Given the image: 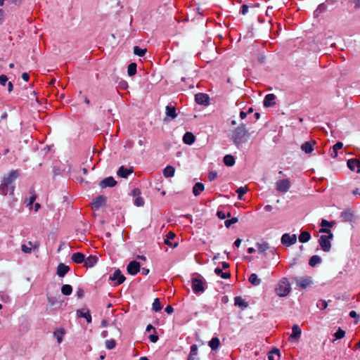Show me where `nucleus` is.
Here are the masks:
<instances>
[{
  "instance_id": "obj_58",
  "label": "nucleus",
  "mask_w": 360,
  "mask_h": 360,
  "mask_svg": "<svg viewBox=\"0 0 360 360\" xmlns=\"http://www.w3.org/2000/svg\"><path fill=\"white\" fill-rule=\"evenodd\" d=\"M131 195L133 196L139 197L141 195V191L139 188H134L131 191Z\"/></svg>"
},
{
  "instance_id": "obj_16",
  "label": "nucleus",
  "mask_w": 360,
  "mask_h": 360,
  "mask_svg": "<svg viewBox=\"0 0 360 360\" xmlns=\"http://www.w3.org/2000/svg\"><path fill=\"white\" fill-rule=\"evenodd\" d=\"M70 271V267L63 263H60L57 267V275L59 277H64L65 275Z\"/></svg>"
},
{
  "instance_id": "obj_30",
  "label": "nucleus",
  "mask_w": 360,
  "mask_h": 360,
  "mask_svg": "<svg viewBox=\"0 0 360 360\" xmlns=\"http://www.w3.org/2000/svg\"><path fill=\"white\" fill-rule=\"evenodd\" d=\"M175 169L174 167L168 165L163 170V175L165 177H172L174 175Z\"/></svg>"
},
{
  "instance_id": "obj_13",
  "label": "nucleus",
  "mask_w": 360,
  "mask_h": 360,
  "mask_svg": "<svg viewBox=\"0 0 360 360\" xmlns=\"http://www.w3.org/2000/svg\"><path fill=\"white\" fill-rule=\"evenodd\" d=\"M195 100L198 104L207 105L209 104L210 98L206 94L199 93L195 96Z\"/></svg>"
},
{
  "instance_id": "obj_29",
  "label": "nucleus",
  "mask_w": 360,
  "mask_h": 360,
  "mask_svg": "<svg viewBox=\"0 0 360 360\" xmlns=\"http://www.w3.org/2000/svg\"><path fill=\"white\" fill-rule=\"evenodd\" d=\"M98 258L96 256H89L84 260V266L86 267H92L97 262Z\"/></svg>"
},
{
  "instance_id": "obj_43",
  "label": "nucleus",
  "mask_w": 360,
  "mask_h": 360,
  "mask_svg": "<svg viewBox=\"0 0 360 360\" xmlns=\"http://www.w3.org/2000/svg\"><path fill=\"white\" fill-rule=\"evenodd\" d=\"M334 335L335 337V340L342 339L345 335V331L339 328L338 330L335 333Z\"/></svg>"
},
{
  "instance_id": "obj_18",
  "label": "nucleus",
  "mask_w": 360,
  "mask_h": 360,
  "mask_svg": "<svg viewBox=\"0 0 360 360\" xmlns=\"http://www.w3.org/2000/svg\"><path fill=\"white\" fill-rule=\"evenodd\" d=\"M276 96L273 94H267L264 99V105L265 107H270L275 104Z\"/></svg>"
},
{
  "instance_id": "obj_47",
  "label": "nucleus",
  "mask_w": 360,
  "mask_h": 360,
  "mask_svg": "<svg viewBox=\"0 0 360 360\" xmlns=\"http://www.w3.org/2000/svg\"><path fill=\"white\" fill-rule=\"evenodd\" d=\"M238 221L237 217H232L231 219L226 220L224 222L225 226L229 228L231 224H235Z\"/></svg>"
},
{
  "instance_id": "obj_4",
  "label": "nucleus",
  "mask_w": 360,
  "mask_h": 360,
  "mask_svg": "<svg viewBox=\"0 0 360 360\" xmlns=\"http://www.w3.org/2000/svg\"><path fill=\"white\" fill-rule=\"evenodd\" d=\"M32 284L31 278L27 277L21 280L18 283V290L22 293H27L30 291Z\"/></svg>"
},
{
  "instance_id": "obj_62",
  "label": "nucleus",
  "mask_w": 360,
  "mask_h": 360,
  "mask_svg": "<svg viewBox=\"0 0 360 360\" xmlns=\"http://www.w3.org/2000/svg\"><path fill=\"white\" fill-rule=\"evenodd\" d=\"M165 310L169 314H172L174 311L173 307L170 305L167 306Z\"/></svg>"
},
{
  "instance_id": "obj_27",
  "label": "nucleus",
  "mask_w": 360,
  "mask_h": 360,
  "mask_svg": "<svg viewBox=\"0 0 360 360\" xmlns=\"http://www.w3.org/2000/svg\"><path fill=\"white\" fill-rule=\"evenodd\" d=\"M256 247L259 253H264L269 248L267 243L262 241L256 244Z\"/></svg>"
},
{
  "instance_id": "obj_22",
  "label": "nucleus",
  "mask_w": 360,
  "mask_h": 360,
  "mask_svg": "<svg viewBox=\"0 0 360 360\" xmlns=\"http://www.w3.org/2000/svg\"><path fill=\"white\" fill-rule=\"evenodd\" d=\"M71 259L77 264H82L84 262L85 255L81 252H75L72 255Z\"/></svg>"
},
{
  "instance_id": "obj_8",
  "label": "nucleus",
  "mask_w": 360,
  "mask_h": 360,
  "mask_svg": "<svg viewBox=\"0 0 360 360\" xmlns=\"http://www.w3.org/2000/svg\"><path fill=\"white\" fill-rule=\"evenodd\" d=\"M141 269L139 262L136 261H131L129 263L127 267V272L131 275H136Z\"/></svg>"
},
{
  "instance_id": "obj_1",
  "label": "nucleus",
  "mask_w": 360,
  "mask_h": 360,
  "mask_svg": "<svg viewBox=\"0 0 360 360\" xmlns=\"http://www.w3.org/2000/svg\"><path fill=\"white\" fill-rule=\"evenodd\" d=\"M320 233H326L327 235H322L320 236V238L319 239V243L321 246V248L324 252H329L331 248V243L330 240L333 238V234L331 233L330 229H321L319 231Z\"/></svg>"
},
{
  "instance_id": "obj_48",
  "label": "nucleus",
  "mask_w": 360,
  "mask_h": 360,
  "mask_svg": "<svg viewBox=\"0 0 360 360\" xmlns=\"http://www.w3.org/2000/svg\"><path fill=\"white\" fill-rule=\"evenodd\" d=\"M30 193L32 194V195L30 196L29 203L27 204V206L30 207L32 205L33 202L35 201L37 198L36 195L34 194V190L33 188L30 190Z\"/></svg>"
},
{
  "instance_id": "obj_34",
  "label": "nucleus",
  "mask_w": 360,
  "mask_h": 360,
  "mask_svg": "<svg viewBox=\"0 0 360 360\" xmlns=\"http://www.w3.org/2000/svg\"><path fill=\"white\" fill-rule=\"evenodd\" d=\"M220 345V341L218 338H213L209 342L210 347L212 350H217Z\"/></svg>"
},
{
  "instance_id": "obj_33",
  "label": "nucleus",
  "mask_w": 360,
  "mask_h": 360,
  "mask_svg": "<svg viewBox=\"0 0 360 360\" xmlns=\"http://www.w3.org/2000/svg\"><path fill=\"white\" fill-rule=\"evenodd\" d=\"M310 238L311 235L307 231H302L299 236V240L300 243H307L310 240Z\"/></svg>"
},
{
  "instance_id": "obj_11",
  "label": "nucleus",
  "mask_w": 360,
  "mask_h": 360,
  "mask_svg": "<svg viewBox=\"0 0 360 360\" xmlns=\"http://www.w3.org/2000/svg\"><path fill=\"white\" fill-rule=\"evenodd\" d=\"M110 280L117 281L116 285H120L124 282L126 278L124 275L122 274V272L120 269H117L115 271L114 274L110 276Z\"/></svg>"
},
{
  "instance_id": "obj_5",
  "label": "nucleus",
  "mask_w": 360,
  "mask_h": 360,
  "mask_svg": "<svg viewBox=\"0 0 360 360\" xmlns=\"http://www.w3.org/2000/svg\"><path fill=\"white\" fill-rule=\"evenodd\" d=\"M290 187V181L288 179H283L276 183V188L280 193H286Z\"/></svg>"
},
{
  "instance_id": "obj_14",
  "label": "nucleus",
  "mask_w": 360,
  "mask_h": 360,
  "mask_svg": "<svg viewBox=\"0 0 360 360\" xmlns=\"http://www.w3.org/2000/svg\"><path fill=\"white\" fill-rule=\"evenodd\" d=\"M316 144L315 141H307L301 145V149L304 153L309 154L311 153L314 150V146Z\"/></svg>"
},
{
  "instance_id": "obj_55",
  "label": "nucleus",
  "mask_w": 360,
  "mask_h": 360,
  "mask_svg": "<svg viewBox=\"0 0 360 360\" xmlns=\"http://www.w3.org/2000/svg\"><path fill=\"white\" fill-rule=\"evenodd\" d=\"M76 295L79 299L82 298L84 295V290L82 288H78V290L76 292Z\"/></svg>"
},
{
  "instance_id": "obj_17",
  "label": "nucleus",
  "mask_w": 360,
  "mask_h": 360,
  "mask_svg": "<svg viewBox=\"0 0 360 360\" xmlns=\"http://www.w3.org/2000/svg\"><path fill=\"white\" fill-rule=\"evenodd\" d=\"M106 197L104 195H98L94 201L92 202V205L94 208L98 209L101 206L105 205Z\"/></svg>"
},
{
  "instance_id": "obj_46",
  "label": "nucleus",
  "mask_w": 360,
  "mask_h": 360,
  "mask_svg": "<svg viewBox=\"0 0 360 360\" xmlns=\"http://www.w3.org/2000/svg\"><path fill=\"white\" fill-rule=\"evenodd\" d=\"M116 345V342L114 340H108L105 341V347L108 349H113Z\"/></svg>"
},
{
  "instance_id": "obj_35",
  "label": "nucleus",
  "mask_w": 360,
  "mask_h": 360,
  "mask_svg": "<svg viewBox=\"0 0 360 360\" xmlns=\"http://www.w3.org/2000/svg\"><path fill=\"white\" fill-rule=\"evenodd\" d=\"M224 162L226 166L231 167L234 165L235 159H234L233 156H232L231 155H226L224 158Z\"/></svg>"
},
{
  "instance_id": "obj_42",
  "label": "nucleus",
  "mask_w": 360,
  "mask_h": 360,
  "mask_svg": "<svg viewBox=\"0 0 360 360\" xmlns=\"http://www.w3.org/2000/svg\"><path fill=\"white\" fill-rule=\"evenodd\" d=\"M316 307L321 309H326L328 307V302L326 300H320L317 302Z\"/></svg>"
},
{
  "instance_id": "obj_60",
  "label": "nucleus",
  "mask_w": 360,
  "mask_h": 360,
  "mask_svg": "<svg viewBox=\"0 0 360 360\" xmlns=\"http://www.w3.org/2000/svg\"><path fill=\"white\" fill-rule=\"evenodd\" d=\"M217 215L220 219H224L226 218V214L222 211H217Z\"/></svg>"
},
{
  "instance_id": "obj_56",
  "label": "nucleus",
  "mask_w": 360,
  "mask_h": 360,
  "mask_svg": "<svg viewBox=\"0 0 360 360\" xmlns=\"http://www.w3.org/2000/svg\"><path fill=\"white\" fill-rule=\"evenodd\" d=\"M22 251L26 254H29L32 252V248L27 247L25 245H22Z\"/></svg>"
},
{
  "instance_id": "obj_12",
  "label": "nucleus",
  "mask_w": 360,
  "mask_h": 360,
  "mask_svg": "<svg viewBox=\"0 0 360 360\" xmlns=\"http://www.w3.org/2000/svg\"><path fill=\"white\" fill-rule=\"evenodd\" d=\"M117 184V181L114 179L112 176L107 177L104 179H103L100 184L99 186L101 188L103 189L106 187H113Z\"/></svg>"
},
{
  "instance_id": "obj_28",
  "label": "nucleus",
  "mask_w": 360,
  "mask_h": 360,
  "mask_svg": "<svg viewBox=\"0 0 360 360\" xmlns=\"http://www.w3.org/2000/svg\"><path fill=\"white\" fill-rule=\"evenodd\" d=\"M205 189L204 185L200 183H196L193 188V193L195 196H198Z\"/></svg>"
},
{
  "instance_id": "obj_40",
  "label": "nucleus",
  "mask_w": 360,
  "mask_h": 360,
  "mask_svg": "<svg viewBox=\"0 0 360 360\" xmlns=\"http://www.w3.org/2000/svg\"><path fill=\"white\" fill-rule=\"evenodd\" d=\"M197 350H198V347L196 345H193L191 346V352H190V354L188 356V360H195L194 356H195L197 354Z\"/></svg>"
},
{
  "instance_id": "obj_23",
  "label": "nucleus",
  "mask_w": 360,
  "mask_h": 360,
  "mask_svg": "<svg viewBox=\"0 0 360 360\" xmlns=\"http://www.w3.org/2000/svg\"><path fill=\"white\" fill-rule=\"evenodd\" d=\"M77 315L78 317L85 318L88 323L91 322V316L88 309L86 311H84V309H77Z\"/></svg>"
},
{
  "instance_id": "obj_50",
  "label": "nucleus",
  "mask_w": 360,
  "mask_h": 360,
  "mask_svg": "<svg viewBox=\"0 0 360 360\" xmlns=\"http://www.w3.org/2000/svg\"><path fill=\"white\" fill-rule=\"evenodd\" d=\"M8 186L9 185H4V181H3V183L0 185V192L2 195H6L7 194Z\"/></svg>"
},
{
  "instance_id": "obj_51",
  "label": "nucleus",
  "mask_w": 360,
  "mask_h": 360,
  "mask_svg": "<svg viewBox=\"0 0 360 360\" xmlns=\"http://www.w3.org/2000/svg\"><path fill=\"white\" fill-rule=\"evenodd\" d=\"M134 204L138 207L143 206L144 205V200L141 197L139 196L136 198Z\"/></svg>"
},
{
  "instance_id": "obj_10",
  "label": "nucleus",
  "mask_w": 360,
  "mask_h": 360,
  "mask_svg": "<svg viewBox=\"0 0 360 360\" xmlns=\"http://www.w3.org/2000/svg\"><path fill=\"white\" fill-rule=\"evenodd\" d=\"M302 334V330L300 326L297 324H295L292 326V333L289 338L290 341H297Z\"/></svg>"
},
{
  "instance_id": "obj_7",
  "label": "nucleus",
  "mask_w": 360,
  "mask_h": 360,
  "mask_svg": "<svg viewBox=\"0 0 360 360\" xmlns=\"http://www.w3.org/2000/svg\"><path fill=\"white\" fill-rule=\"evenodd\" d=\"M192 282V289L195 293L202 292L205 290L203 286V281L201 279L198 278H193L191 280Z\"/></svg>"
},
{
  "instance_id": "obj_19",
  "label": "nucleus",
  "mask_w": 360,
  "mask_h": 360,
  "mask_svg": "<svg viewBox=\"0 0 360 360\" xmlns=\"http://www.w3.org/2000/svg\"><path fill=\"white\" fill-rule=\"evenodd\" d=\"M134 172L133 168L131 167L129 169L125 168L124 166H121L117 174L118 176H121L122 178H127L129 174H131Z\"/></svg>"
},
{
  "instance_id": "obj_20",
  "label": "nucleus",
  "mask_w": 360,
  "mask_h": 360,
  "mask_svg": "<svg viewBox=\"0 0 360 360\" xmlns=\"http://www.w3.org/2000/svg\"><path fill=\"white\" fill-rule=\"evenodd\" d=\"M347 166L352 171H355L356 169L357 172H359V167H360V162L359 160L356 159H350L347 161Z\"/></svg>"
},
{
  "instance_id": "obj_54",
  "label": "nucleus",
  "mask_w": 360,
  "mask_h": 360,
  "mask_svg": "<svg viewBox=\"0 0 360 360\" xmlns=\"http://www.w3.org/2000/svg\"><path fill=\"white\" fill-rule=\"evenodd\" d=\"M342 142H337L333 147V151H338V150L341 149L342 148Z\"/></svg>"
},
{
  "instance_id": "obj_6",
  "label": "nucleus",
  "mask_w": 360,
  "mask_h": 360,
  "mask_svg": "<svg viewBox=\"0 0 360 360\" xmlns=\"http://www.w3.org/2000/svg\"><path fill=\"white\" fill-rule=\"evenodd\" d=\"M283 245L290 246L297 242V236L295 234L284 233L281 239Z\"/></svg>"
},
{
  "instance_id": "obj_31",
  "label": "nucleus",
  "mask_w": 360,
  "mask_h": 360,
  "mask_svg": "<svg viewBox=\"0 0 360 360\" xmlns=\"http://www.w3.org/2000/svg\"><path fill=\"white\" fill-rule=\"evenodd\" d=\"M280 355L279 349L275 348L269 353L268 359L269 360H278L280 358Z\"/></svg>"
},
{
  "instance_id": "obj_21",
  "label": "nucleus",
  "mask_w": 360,
  "mask_h": 360,
  "mask_svg": "<svg viewBox=\"0 0 360 360\" xmlns=\"http://www.w3.org/2000/svg\"><path fill=\"white\" fill-rule=\"evenodd\" d=\"M166 115L167 117H169L172 120L175 119L177 117V113L176 112V108L174 106L167 105L165 107Z\"/></svg>"
},
{
  "instance_id": "obj_15",
  "label": "nucleus",
  "mask_w": 360,
  "mask_h": 360,
  "mask_svg": "<svg viewBox=\"0 0 360 360\" xmlns=\"http://www.w3.org/2000/svg\"><path fill=\"white\" fill-rule=\"evenodd\" d=\"M18 172L16 170L11 171L7 177H4V185L10 186L18 177Z\"/></svg>"
},
{
  "instance_id": "obj_45",
  "label": "nucleus",
  "mask_w": 360,
  "mask_h": 360,
  "mask_svg": "<svg viewBox=\"0 0 360 360\" xmlns=\"http://www.w3.org/2000/svg\"><path fill=\"white\" fill-rule=\"evenodd\" d=\"M48 301H49V304L51 306H54L56 304H58V306L60 307L62 304L61 302H58L57 300L53 297L48 296Z\"/></svg>"
},
{
  "instance_id": "obj_24",
  "label": "nucleus",
  "mask_w": 360,
  "mask_h": 360,
  "mask_svg": "<svg viewBox=\"0 0 360 360\" xmlns=\"http://www.w3.org/2000/svg\"><path fill=\"white\" fill-rule=\"evenodd\" d=\"M249 283L254 286H259L262 283V279L256 274H252L249 276Z\"/></svg>"
},
{
  "instance_id": "obj_9",
  "label": "nucleus",
  "mask_w": 360,
  "mask_h": 360,
  "mask_svg": "<svg viewBox=\"0 0 360 360\" xmlns=\"http://www.w3.org/2000/svg\"><path fill=\"white\" fill-rule=\"evenodd\" d=\"M295 281L297 285L302 288H307L312 283V281L309 277L295 278Z\"/></svg>"
},
{
  "instance_id": "obj_2",
  "label": "nucleus",
  "mask_w": 360,
  "mask_h": 360,
  "mask_svg": "<svg viewBox=\"0 0 360 360\" xmlns=\"http://www.w3.org/2000/svg\"><path fill=\"white\" fill-rule=\"evenodd\" d=\"M291 288L289 281L283 278L278 281L275 288L276 295L279 297H285L290 292Z\"/></svg>"
},
{
  "instance_id": "obj_63",
  "label": "nucleus",
  "mask_w": 360,
  "mask_h": 360,
  "mask_svg": "<svg viewBox=\"0 0 360 360\" xmlns=\"http://www.w3.org/2000/svg\"><path fill=\"white\" fill-rule=\"evenodd\" d=\"M355 8H360V0H352Z\"/></svg>"
},
{
  "instance_id": "obj_59",
  "label": "nucleus",
  "mask_w": 360,
  "mask_h": 360,
  "mask_svg": "<svg viewBox=\"0 0 360 360\" xmlns=\"http://www.w3.org/2000/svg\"><path fill=\"white\" fill-rule=\"evenodd\" d=\"M148 338L150 340L154 343L158 340V336L155 334L150 335Z\"/></svg>"
},
{
  "instance_id": "obj_41",
  "label": "nucleus",
  "mask_w": 360,
  "mask_h": 360,
  "mask_svg": "<svg viewBox=\"0 0 360 360\" xmlns=\"http://www.w3.org/2000/svg\"><path fill=\"white\" fill-rule=\"evenodd\" d=\"M153 310L155 311H159L162 309V306L160 304V300L158 298H155L153 303Z\"/></svg>"
},
{
  "instance_id": "obj_64",
  "label": "nucleus",
  "mask_w": 360,
  "mask_h": 360,
  "mask_svg": "<svg viewBox=\"0 0 360 360\" xmlns=\"http://www.w3.org/2000/svg\"><path fill=\"white\" fill-rule=\"evenodd\" d=\"M349 316L352 318H359V316L356 314L355 311H351L349 312Z\"/></svg>"
},
{
  "instance_id": "obj_37",
  "label": "nucleus",
  "mask_w": 360,
  "mask_h": 360,
  "mask_svg": "<svg viewBox=\"0 0 360 360\" xmlns=\"http://www.w3.org/2000/svg\"><path fill=\"white\" fill-rule=\"evenodd\" d=\"M321 262V258L318 255H314L312 256L309 262V264L311 266H314L318 264H320Z\"/></svg>"
},
{
  "instance_id": "obj_3",
  "label": "nucleus",
  "mask_w": 360,
  "mask_h": 360,
  "mask_svg": "<svg viewBox=\"0 0 360 360\" xmlns=\"http://www.w3.org/2000/svg\"><path fill=\"white\" fill-rule=\"evenodd\" d=\"M246 135V129L245 124H241L240 127L236 129L232 139L233 142L236 145H239L240 143H243L245 140V137Z\"/></svg>"
},
{
  "instance_id": "obj_44",
  "label": "nucleus",
  "mask_w": 360,
  "mask_h": 360,
  "mask_svg": "<svg viewBox=\"0 0 360 360\" xmlns=\"http://www.w3.org/2000/svg\"><path fill=\"white\" fill-rule=\"evenodd\" d=\"M176 235L173 232H169L167 235V239L165 240V243L168 245H172V243L169 240L172 239H174L175 238Z\"/></svg>"
},
{
  "instance_id": "obj_36",
  "label": "nucleus",
  "mask_w": 360,
  "mask_h": 360,
  "mask_svg": "<svg viewBox=\"0 0 360 360\" xmlns=\"http://www.w3.org/2000/svg\"><path fill=\"white\" fill-rule=\"evenodd\" d=\"M72 292V288L68 284L63 285L61 287V292L64 295H70Z\"/></svg>"
},
{
  "instance_id": "obj_38",
  "label": "nucleus",
  "mask_w": 360,
  "mask_h": 360,
  "mask_svg": "<svg viewBox=\"0 0 360 360\" xmlns=\"http://www.w3.org/2000/svg\"><path fill=\"white\" fill-rule=\"evenodd\" d=\"M136 64L131 63L129 65L127 68V73L129 76H134L136 73Z\"/></svg>"
},
{
  "instance_id": "obj_26",
  "label": "nucleus",
  "mask_w": 360,
  "mask_h": 360,
  "mask_svg": "<svg viewBox=\"0 0 360 360\" xmlns=\"http://www.w3.org/2000/svg\"><path fill=\"white\" fill-rule=\"evenodd\" d=\"M184 142L186 144L191 145L194 143L195 137L191 132H186L183 137Z\"/></svg>"
},
{
  "instance_id": "obj_57",
  "label": "nucleus",
  "mask_w": 360,
  "mask_h": 360,
  "mask_svg": "<svg viewBox=\"0 0 360 360\" xmlns=\"http://www.w3.org/2000/svg\"><path fill=\"white\" fill-rule=\"evenodd\" d=\"M217 172H211L209 173L208 178L210 181H213L217 177Z\"/></svg>"
},
{
  "instance_id": "obj_61",
  "label": "nucleus",
  "mask_w": 360,
  "mask_h": 360,
  "mask_svg": "<svg viewBox=\"0 0 360 360\" xmlns=\"http://www.w3.org/2000/svg\"><path fill=\"white\" fill-rule=\"evenodd\" d=\"M220 276L222 278L228 279L231 277V274L229 272H222Z\"/></svg>"
},
{
  "instance_id": "obj_25",
  "label": "nucleus",
  "mask_w": 360,
  "mask_h": 360,
  "mask_svg": "<svg viewBox=\"0 0 360 360\" xmlns=\"http://www.w3.org/2000/svg\"><path fill=\"white\" fill-rule=\"evenodd\" d=\"M234 305L241 309L248 307V302H245L241 297H236L234 298Z\"/></svg>"
},
{
  "instance_id": "obj_32",
  "label": "nucleus",
  "mask_w": 360,
  "mask_h": 360,
  "mask_svg": "<svg viewBox=\"0 0 360 360\" xmlns=\"http://www.w3.org/2000/svg\"><path fill=\"white\" fill-rule=\"evenodd\" d=\"M65 334V330L63 328H58L54 333L53 335L57 338V341L58 343H60L63 340V336Z\"/></svg>"
},
{
  "instance_id": "obj_52",
  "label": "nucleus",
  "mask_w": 360,
  "mask_h": 360,
  "mask_svg": "<svg viewBox=\"0 0 360 360\" xmlns=\"http://www.w3.org/2000/svg\"><path fill=\"white\" fill-rule=\"evenodd\" d=\"M8 77L7 76L4 75H0V84L2 85V86H5L6 82H8Z\"/></svg>"
},
{
  "instance_id": "obj_49",
  "label": "nucleus",
  "mask_w": 360,
  "mask_h": 360,
  "mask_svg": "<svg viewBox=\"0 0 360 360\" xmlns=\"http://www.w3.org/2000/svg\"><path fill=\"white\" fill-rule=\"evenodd\" d=\"M247 191H248V188H247V187H246V186H245V187H240V188H239L236 191L237 193L238 194V198H239V199H242V196H243L245 193H246Z\"/></svg>"
},
{
  "instance_id": "obj_53",
  "label": "nucleus",
  "mask_w": 360,
  "mask_h": 360,
  "mask_svg": "<svg viewBox=\"0 0 360 360\" xmlns=\"http://www.w3.org/2000/svg\"><path fill=\"white\" fill-rule=\"evenodd\" d=\"M321 226L323 227L322 229H324V227H326V226L330 227L333 226V222H329L326 219H322Z\"/></svg>"
},
{
  "instance_id": "obj_39",
  "label": "nucleus",
  "mask_w": 360,
  "mask_h": 360,
  "mask_svg": "<svg viewBox=\"0 0 360 360\" xmlns=\"http://www.w3.org/2000/svg\"><path fill=\"white\" fill-rule=\"evenodd\" d=\"M147 52L146 49H141L140 47L136 46L134 47V53L139 56H143Z\"/></svg>"
}]
</instances>
